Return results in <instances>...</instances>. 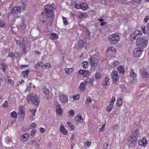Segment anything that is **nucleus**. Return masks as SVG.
<instances>
[{
    "instance_id": "f257e3e1",
    "label": "nucleus",
    "mask_w": 149,
    "mask_h": 149,
    "mask_svg": "<svg viewBox=\"0 0 149 149\" xmlns=\"http://www.w3.org/2000/svg\"><path fill=\"white\" fill-rule=\"evenodd\" d=\"M55 5L54 4H48L45 6L44 12L47 19H50V22L54 17V15L52 10L55 9Z\"/></svg>"
},
{
    "instance_id": "f03ea898",
    "label": "nucleus",
    "mask_w": 149,
    "mask_h": 149,
    "mask_svg": "<svg viewBox=\"0 0 149 149\" xmlns=\"http://www.w3.org/2000/svg\"><path fill=\"white\" fill-rule=\"evenodd\" d=\"M148 40L147 37H141L136 40V44L138 47L143 49L147 45Z\"/></svg>"
},
{
    "instance_id": "7ed1b4c3",
    "label": "nucleus",
    "mask_w": 149,
    "mask_h": 149,
    "mask_svg": "<svg viewBox=\"0 0 149 149\" xmlns=\"http://www.w3.org/2000/svg\"><path fill=\"white\" fill-rule=\"evenodd\" d=\"M142 35V32L140 30H136L134 31L130 36V39L132 41L141 38V36Z\"/></svg>"
},
{
    "instance_id": "20e7f679",
    "label": "nucleus",
    "mask_w": 149,
    "mask_h": 149,
    "mask_svg": "<svg viewBox=\"0 0 149 149\" xmlns=\"http://www.w3.org/2000/svg\"><path fill=\"white\" fill-rule=\"evenodd\" d=\"M119 36L116 34H113L109 36V39L112 44H115L117 43L119 40Z\"/></svg>"
},
{
    "instance_id": "39448f33",
    "label": "nucleus",
    "mask_w": 149,
    "mask_h": 149,
    "mask_svg": "<svg viewBox=\"0 0 149 149\" xmlns=\"http://www.w3.org/2000/svg\"><path fill=\"white\" fill-rule=\"evenodd\" d=\"M36 95H33L32 93L28 95L27 97L26 100L28 102H31L32 103L35 105L37 104V99L36 98Z\"/></svg>"
},
{
    "instance_id": "423d86ee",
    "label": "nucleus",
    "mask_w": 149,
    "mask_h": 149,
    "mask_svg": "<svg viewBox=\"0 0 149 149\" xmlns=\"http://www.w3.org/2000/svg\"><path fill=\"white\" fill-rule=\"evenodd\" d=\"M100 59L95 57H91L89 59V62L93 67L96 68L98 65Z\"/></svg>"
},
{
    "instance_id": "0eeeda50",
    "label": "nucleus",
    "mask_w": 149,
    "mask_h": 149,
    "mask_svg": "<svg viewBox=\"0 0 149 149\" xmlns=\"http://www.w3.org/2000/svg\"><path fill=\"white\" fill-rule=\"evenodd\" d=\"M127 143L130 146H134L136 144L137 139L130 135L127 138Z\"/></svg>"
},
{
    "instance_id": "6e6552de",
    "label": "nucleus",
    "mask_w": 149,
    "mask_h": 149,
    "mask_svg": "<svg viewBox=\"0 0 149 149\" xmlns=\"http://www.w3.org/2000/svg\"><path fill=\"white\" fill-rule=\"evenodd\" d=\"M54 105L56 114L59 116H62L63 110L61 108V105L59 104L58 102H55Z\"/></svg>"
},
{
    "instance_id": "1a4fd4ad",
    "label": "nucleus",
    "mask_w": 149,
    "mask_h": 149,
    "mask_svg": "<svg viewBox=\"0 0 149 149\" xmlns=\"http://www.w3.org/2000/svg\"><path fill=\"white\" fill-rule=\"evenodd\" d=\"M59 101L64 104L67 103L68 101V97L64 94L60 93L58 94Z\"/></svg>"
},
{
    "instance_id": "9d476101",
    "label": "nucleus",
    "mask_w": 149,
    "mask_h": 149,
    "mask_svg": "<svg viewBox=\"0 0 149 149\" xmlns=\"http://www.w3.org/2000/svg\"><path fill=\"white\" fill-rule=\"evenodd\" d=\"M111 77L113 84H116L117 81L119 79V76L117 72L116 71L112 72L111 73Z\"/></svg>"
},
{
    "instance_id": "9b49d317",
    "label": "nucleus",
    "mask_w": 149,
    "mask_h": 149,
    "mask_svg": "<svg viewBox=\"0 0 149 149\" xmlns=\"http://www.w3.org/2000/svg\"><path fill=\"white\" fill-rule=\"evenodd\" d=\"M43 93L45 95L44 98L46 100H48L50 98L49 92L48 89L44 87L42 89Z\"/></svg>"
},
{
    "instance_id": "f8f14e48",
    "label": "nucleus",
    "mask_w": 149,
    "mask_h": 149,
    "mask_svg": "<svg viewBox=\"0 0 149 149\" xmlns=\"http://www.w3.org/2000/svg\"><path fill=\"white\" fill-rule=\"evenodd\" d=\"M141 48L138 47L135 49L133 51V56L134 57H138L140 56L142 54L143 49Z\"/></svg>"
},
{
    "instance_id": "ddd939ff",
    "label": "nucleus",
    "mask_w": 149,
    "mask_h": 149,
    "mask_svg": "<svg viewBox=\"0 0 149 149\" xmlns=\"http://www.w3.org/2000/svg\"><path fill=\"white\" fill-rule=\"evenodd\" d=\"M141 77L142 78L149 80V74L145 69H142L141 70Z\"/></svg>"
},
{
    "instance_id": "4468645a",
    "label": "nucleus",
    "mask_w": 149,
    "mask_h": 149,
    "mask_svg": "<svg viewBox=\"0 0 149 149\" xmlns=\"http://www.w3.org/2000/svg\"><path fill=\"white\" fill-rule=\"evenodd\" d=\"M38 66L41 68L42 69L46 70L52 67V65L49 63H47L44 64L42 62H40L38 63Z\"/></svg>"
},
{
    "instance_id": "2eb2a0df",
    "label": "nucleus",
    "mask_w": 149,
    "mask_h": 149,
    "mask_svg": "<svg viewBox=\"0 0 149 149\" xmlns=\"http://www.w3.org/2000/svg\"><path fill=\"white\" fill-rule=\"evenodd\" d=\"M78 73L82 75L83 77H86L89 75V71L81 69L79 71Z\"/></svg>"
},
{
    "instance_id": "dca6fc26",
    "label": "nucleus",
    "mask_w": 149,
    "mask_h": 149,
    "mask_svg": "<svg viewBox=\"0 0 149 149\" xmlns=\"http://www.w3.org/2000/svg\"><path fill=\"white\" fill-rule=\"evenodd\" d=\"M138 142L140 146L143 147H146L147 144V140L146 139L144 138L142 139L141 140H139Z\"/></svg>"
},
{
    "instance_id": "f3484780",
    "label": "nucleus",
    "mask_w": 149,
    "mask_h": 149,
    "mask_svg": "<svg viewBox=\"0 0 149 149\" xmlns=\"http://www.w3.org/2000/svg\"><path fill=\"white\" fill-rule=\"evenodd\" d=\"M21 11V8L19 6L13 7L11 11V13L15 15L20 13Z\"/></svg>"
},
{
    "instance_id": "a211bd4d",
    "label": "nucleus",
    "mask_w": 149,
    "mask_h": 149,
    "mask_svg": "<svg viewBox=\"0 0 149 149\" xmlns=\"http://www.w3.org/2000/svg\"><path fill=\"white\" fill-rule=\"evenodd\" d=\"M59 131L65 135H67L68 134L67 130L65 129L64 126L61 124L60 125Z\"/></svg>"
},
{
    "instance_id": "6ab92c4d",
    "label": "nucleus",
    "mask_w": 149,
    "mask_h": 149,
    "mask_svg": "<svg viewBox=\"0 0 149 149\" xmlns=\"http://www.w3.org/2000/svg\"><path fill=\"white\" fill-rule=\"evenodd\" d=\"M93 80H92L89 78H87L84 81L86 86H91L93 85Z\"/></svg>"
},
{
    "instance_id": "aec40b11",
    "label": "nucleus",
    "mask_w": 149,
    "mask_h": 149,
    "mask_svg": "<svg viewBox=\"0 0 149 149\" xmlns=\"http://www.w3.org/2000/svg\"><path fill=\"white\" fill-rule=\"evenodd\" d=\"M19 110L20 112V115L22 117V119H23L25 115V111L23 106H20Z\"/></svg>"
},
{
    "instance_id": "412c9836",
    "label": "nucleus",
    "mask_w": 149,
    "mask_h": 149,
    "mask_svg": "<svg viewBox=\"0 0 149 149\" xmlns=\"http://www.w3.org/2000/svg\"><path fill=\"white\" fill-rule=\"evenodd\" d=\"M75 120L77 124H79V123L82 122L83 119L81 114H79L76 116L75 117Z\"/></svg>"
},
{
    "instance_id": "4be33fe9",
    "label": "nucleus",
    "mask_w": 149,
    "mask_h": 149,
    "mask_svg": "<svg viewBox=\"0 0 149 149\" xmlns=\"http://www.w3.org/2000/svg\"><path fill=\"white\" fill-rule=\"evenodd\" d=\"M86 86L84 82H81L79 86V88L81 91L84 92L86 89Z\"/></svg>"
},
{
    "instance_id": "5701e85b",
    "label": "nucleus",
    "mask_w": 149,
    "mask_h": 149,
    "mask_svg": "<svg viewBox=\"0 0 149 149\" xmlns=\"http://www.w3.org/2000/svg\"><path fill=\"white\" fill-rule=\"evenodd\" d=\"M111 52L114 53H116L117 52L116 49L113 47L109 46L107 47L106 50L107 52Z\"/></svg>"
},
{
    "instance_id": "b1692460",
    "label": "nucleus",
    "mask_w": 149,
    "mask_h": 149,
    "mask_svg": "<svg viewBox=\"0 0 149 149\" xmlns=\"http://www.w3.org/2000/svg\"><path fill=\"white\" fill-rule=\"evenodd\" d=\"M21 136V140L23 142H25L28 140V139L29 137V136L28 134L25 133L22 134Z\"/></svg>"
},
{
    "instance_id": "393cba45",
    "label": "nucleus",
    "mask_w": 149,
    "mask_h": 149,
    "mask_svg": "<svg viewBox=\"0 0 149 149\" xmlns=\"http://www.w3.org/2000/svg\"><path fill=\"white\" fill-rule=\"evenodd\" d=\"M109 80V77L107 76L106 77L102 83V85L104 86H109L110 84Z\"/></svg>"
},
{
    "instance_id": "a878e982",
    "label": "nucleus",
    "mask_w": 149,
    "mask_h": 149,
    "mask_svg": "<svg viewBox=\"0 0 149 149\" xmlns=\"http://www.w3.org/2000/svg\"><path fill=\"white\" fill-rule=\"evenodd\" d=\"M139 130L137 129L133 132V133L130 135H132V137L136 139L139 136Z\"/></svg>"
},
{
    "instance_id": "bb28decb",
    "label": "nucleus",
    "mask_w": 149,
    "mask_h": 149,
    "mask_svg": "<svg viewBox=\"0 0 149 149\" xmlns=\"http://www.w3.org/2000/svg\"><path fill=\"white\" fill-rule=\"evenodd\" d=\"M88 8V5L85 3H81V9L83 11H85L87 10Z\"/></svg>"
},
{
    "instance_id": "cd10ccee",
    "label": "nucleus",
    "mask_w": 149,
    "mask_h": 149,
    "mask_svg": "<svg viewBox=\"0 0 149 149\" xmlns=\"http://www.w3.org/2000/svg\"><path fill=\"white\" fill-rule=\"evenodd\" d=\"M122 100V97H120L118 98L116 102V104L118 106H120L122 105L123 103Z\"/></svg>"
},
{
    "instance_id": "c85d7f7f",
    "label": "nucleus",
    "mask_w": 149,
    "mask_h": 149,
    "mask_svg": "<svg viewBox=\"0 0 149 149\" xmlns=\"http://www.w3.org/2000/svg\"><path fill=\"white\" fill-rule=\"evenodd\" d=\"M20 47L21 48H22V51L23 53L26 54L25 51L26 50V46L24 45V42L23 41H22L19 44Z\"/></svg>"
},
{
    "instance_id": "c756f323",
    "label": "nucleus",
    "mask_w": 149,
    "mask_h": 149,
    "mask_svg": "<svg viewBox=\"0 0 149 149\" xmlns=\"http://www.w3.org/2000/svg\"><path fill=\"white\" fill-rule=\"evenodd\" d=\"M64 70L66 74L68 75H70L73 71V69L72 68H66Z\"/></svg>"
},
{
    "instance_id": "7c9ffc66",
    "label": "nucleus",
    "mask_w": 149,
    "mask_h": 149,
    "mask_svg": "<svg viewBox=\"0 0 149 149\" xmlns=\"http://www.w3.org/2000/svg\"><path fill=\"white\" fill-rule=\"evenodd\" d=\"M78 16L79 18L80 19H81L83 18L88 17V15L84 13L79 12V13Z\"/></svg>"
},
{
    "instance_id": "2f4dec72",
    "label": "nucleus",
    "mask_w": 149,
    "mask_h": 149,
    "mask_svg": "<svg viewBox=\"0 0 149 149\" xmlns=\"http://www.w3.org/2000/svg\"><path fill=\"white\" fill-rule=\"evenodd\" d=\"M50 38L52 40H56L58 38V35L56 33H52L50 34Z\"/></svg>"
},
{
    "instance_id": "473e14b6",
    "label": "nucleus",
    "mask_w": 149,
    "mask_h": 149,
    "mask_svg": "<svg viewBox=\"0 0 149 149\" xmlns=\"http://www.w3.org/2000/svg\"><path fill=\"white\" fill-rule=\"evenodd\" d=\"M118 70L120 73L123 74L125 72L124 68L122 65H120L117 68Z\"/></svg>"
},
{
    "instance_id": "72a5a7b5",
    "label": "nucleus",
    "mask_w": 149,
    "mask_h": 149,
    "mask_svg": "<svg viewBox=\"0 0 149 149\" xmlns=\"http://www.w3.org/2000/svg\"><path fill=\"white\" fill-rule=\"evenodd\" d=\"M18 28L19 29L24 30L26 28L25 23L24 22H22L20 26H18Z\"/></svg>"
},
{
    "instance_id": "f704fd0d",
    "label": "nucleus",
    "mask_w": 149,
    "mask_h": 149,
    "mask_svg": "<svg viewBox=\"0 0 149 149\" xmlns=\"http://www.w3.org/2000/svg\"><path fill=\"white\" fill-rule=\"evenodd\" d=\"M116 98L115 96H113L112 98L109 102V104L114 106V104Z\"/></svg>"
},
{
    "instance_id": "c9c22d12",
    "label": "nucleus",
    "mask_w": 149,
    "mask_h": 149,
    "mask_svg": "<svg viewBox=\"0 0 149 149\" xmlns=\"http://www.w3.org/2000/svg\"><path fill=\"white\" fill-rule=\"evenodd\" d=\"M1 68L4 72H5L7 68V66L4 63H1Z\"/></svg>"
},
{
    "instance_id": "e433bc0d",
    "label": "nucleus",
    "mask_w": 149,
    "mask_h": 149,
    "mask_svg": "<svg viewBox=\"0 0 149 149\" xmlns=\"http://www.w3.org/2000/svg\"><path fill=\"white\" fill-rule=\"evenodd\" d=\"M113 106L109 104L106 107V110L108 112H110L112 111V109L113 107Z\"/></svg>"
},
{
    "instance_id": "4c0bfd02",
    "label": "nucleus",
    "mask_w": 149,
    "mask_h": 149,
    "mask_svg": "<svg viewBox=\"0 0 149 149\" xmlns=\"http://www.w3.org/2000/svg\"><path fill=\"white\" fill-rule=\"evenodd\" d=\"M141 30L142 31L143 33V34H146L147 35V29L146 30V26L144 25H143L141 26Z\"/></svg>"
},
{
    "instance_id": "58836bf2",
    "label": "nucleus",
    "mask_w": 149,
    "mask_h": 149,
    "mask_svg": "<svg viewBox=\"0 0 149 149\" xmlns=\"http://www.w3.org/2000/svg\"><path fill=\"white\" fill-rule=\"evenodd\" d=\"M29 69H28L25 71H23L22 72V74L23 76L26 77L28 76L29 73Z\"/></svg>"
},
{
    "instance_id": "ea45409f",
    "label": "nucleus",
    "mask_w": 149,
    "mask_h": 149,
    "mask_svg": "<svg viewBox=\"0 0 149 149\" xmlns=\"http://www.w3.org/2000/svg\"><path fill=\"white\" fill-rule=\"evenodd\" d=\"M17 116V114L15 111H13L10 113V116L14 118H16Z\"/></svg>"
},
{
    "instance_id": "a19ab883",
    "label": "nucleus",
    "mask_w": 149,
    "mask_h": 149,
    "mask_svg": "<svg viewBox=\"0 0 149 149\" xmlns=\"http://www.w3.org/2000/svg\"><path fill=\"white\" fill-rule=\"evenodd\" d=\"M130 75L132 77L135 78L136 76V74L135 73L132 69H131L130 70Z\"/></svg>"
},
{
    "instance_id": "79ce46f5",
    "label": "nucleus",
    "mask_w": 149,
    "mask_h": 149,
    "mask_svg": "<svg viewBox=\"0 0 149 149\" xmlns=\"http://www.w3.org/2000/svg\"><path fill=\"white\" fill-rule=\"evenodd\" d=\"M88 63L86 61H84L82 62L81 66L84 68H86L88 67Z\"/></svg>"
},
{
    "instance_id": "37998d69",
    "label": "nucleus",
    "mask_w": 149,
    "mask_h": 149,
    "mask_svg": "<svg viewBox=\"0 0 149 149\" xmlns=\"http://www.w3.org/2000/svg\"><path fill=\"white\" fill-rule=\"evenodd\" d=\"M81 3H75V5L74 6V8H77V9H81Z\"/></svg>"
},
{
    "instance_id": "c03bdc74",
    "label": "nucleus",
    "mask_w": 149,
    "mask_h": 149,
    "mask_svg": "<svg viewBox=\"0 0 149 149\" xmlns=\"http://www.w3.org/2000/svg\"><path fill=\"white\" fill-rule=\"evenodd\" d=\"M101 75L99 72L96 73L95 76V78L96 79H99L101 78Z\"/></svg>"
},
{
    "instance_id": "a18cd8bd",
    "label": "nucleus",
    "mask_w": 149,
    "mask_h": 149,
    "mask_svg": "<svg viewBox=\"0 0 149 149\" xmlns=\"http://www.w3.org/2000/svg\"><path fill=\"white\" fill-rule=\"evenodd\" d=\"M18 26L17 27H14L12 28V31L13 32V34H15L16 32L17 31V30H18Z\"/></svg>"
},
{
    "instance_id": "49530a36",
    "label": "nucleus",
    "mask_w": 149,
    "mask_h": 149,
    "mask_svg": "<svg viewBox=\"0 0 149 149\" xmlns=\"http://www.w3.org/2000/svg\"><path fill=\"white\" fill-rule=\"evenodd\" d=\"M91 144V142L90 141H88L85 143L84 146L86 148H88L90 146Z\"/></svg>"
},
{
    "instance_id": "de8ad7c7",
    "label": "nucleus",
    "mask_w": 149,
    "mask_h": 149,
    "mask_svg": "<svg viewBox=\"0 0 149 149\" xmlns=\"http://www.w3.org/2000/svg\"><path fill=\"white\" fill-rule=\"evenodd\" d=\"M120 64V62L117 61H115L113 63L112 66L115 67Z\"/></svg>"
},
{
    "instance_id": "09e8293b",
    "label": "nucleus",
    "mask_w": 149,
    "mask_h": 149,
    "mask_svg": "<svg viewBox=\"0 0 149 149\" xmlns=\"http://www.w3.org/2000/svg\"><path fill=\"white\" fill-rule=\"evenodd\" d=\"M62 18L63 19L64 24L65 25L68 24V21L67 19V18L66 17H64L63 16H62Z\"/></svg>"
},
{
    "instance_id": "8fccbe9b",
    "label": "nucleus",
    "mask_w": 149,
    "mask_h": 149,
    "mask_svg": "<svg viewBox=\"0 0 149 149\" xmlns=\"http://www.w3.org/2000/svg\"><path fill=\"white\" fill-rule=\"evenodd\" d=\"M106 126V124L105 123H104L101 128L99 129V131L100 132H103L104 130V129L105 127Z\"/></svg>"
},
{
    "instance_id": "3c124183",
    "label": "nucleus",
    "mask_w": 149,
    "mask_h": 149,
    "mask_svg": "<svg viewBox=\"0 0 149 149\" xmlns=\"http://www.w3.org/2000/svg\"><path fill=\"white\" fill-rule=\"evenodd\" d=\"M119 126L118 124H115L113 127V130H118Z\"/></svg>"
},
{
    "instance_id": "603ef678",
    "label": "nucleus",
    "mask_w": 149,
    "mask_h": 149,
    "mask_svg": "<svg viewBox=\"0 0 149 149\" xmlns=\"http://www.w3.org/2000/svg\"><path fill=\"white\" fill-rule=\"evenodd\" d=\"M8 101L7 100H6L4 103L2 105V107L5 108H6L8 106Z\"/></svg>"
},
{
    "instance_id": "864d4df0",
    "label": "nucleus",
    "mask_w": 149,
    "mask_h": 149,
    "mask_svg": "<svg viewBox=\"0 0 149 149\" xmlns=\"http://www.w3.org/2000/svg\"><path fill=\"white\" fill-rule=\"evenodd\" d=\"M69 114L70 115L72 116H73L75 115L74 111L73 109H71L69 111Z\"/></svg>"
},
{
    "instance_id": "5fc2aeb1",
    "label": "nucleus",
    "mask_w": 149,
    "mask_h": 149,
    "mask_svg": "<svg viewBox=\"0 0 149 149\" xmlns=\"http://www.w3.org/2000/svg\"><path fill=\"white\" fill-rule=\"evenodd\" d=\"M91 97L90 96L88 97L86 100V103L87 104H88L90 102H91Z\"/></svg>"
},
{
    "instance_id": "6e6d98bb",
    "label": "nucleus",
    "mask_w": 149,
    "mask_h": 149,
    "mask_svg": "<svg viewBox=\"0 0 149 149\" xmlns=\"http://www.w3.org/2000/svg\"><path fill=\"white\" fill-rule=\"evenodd\" d=\"M79 97V94H76L73 96V99L74 100H77Z\"/></svg>"
},
{
    "instance_id": "4d7b16f0",
    "label": "nucleus",
    "mask_w": 149,
    "mask_h": 149,
    "mask_svg": "<svg viewBox=\"0 0 149 149\" xmlns=\"http://www.w3.org/2000/svg\"><path fill=\"white\" fill-rule=\"evenodd\" d=\"M84 29L85 31H86V32L87 33V34L88 35V36H89L91 34V33L90 32H89L87 28L86 27L84 26Z\"/></svg>"
},
{
    "instance_id": "13d9d810",
    "label": "nucleus",
    "mask_w": 149,
    "mask_h": 149,
    "mask_svg": "<svg viewBox=\"0 0 149 149\" xmlns=\"http://www.w3.org/2000/svg\"><path fill=\"white\" fill-rule=\"evenodd\" d=\"M10 77H8V83H10L11 85H13L14 84V82L13 81L11 80V79H9V78H10Z\"/></svg>"
},
{
    "instance_id": "bf43d9fd",
    "label": "nucleus",
    "mask_w": 149,
    "mask_h": 149,
    "mask_svg": "<svg viewBox=\"0 0 149 149\" xmlns=\"http://www.w3.org/2000/svg\"><path fill=\"white\" fill-rule=\"evenodd\" d=\"M36 110L37 109H31L30 110V111L32 113L33 116H35V113L36 111Z\"/></svg>"
},
{
    "instance_id": "052dcab7",
    "label": "nucleus",
    "mask_w": 149,
    "mask_h": 149,
    "mask_svg": "<svg viewBox=\"0 0 149 149\" xmlns=\"http://www.w3.org/2000/svg\"><path fill=\"white\" fill-rule=\"evenodd\" d=\"M4 25V22L2 20H0V27H3Z\"/></svg>"
},
{
    "instance_id": "680f3d73",
    "label": "nucleus",
    "mask_w": 149,
    "mask_h": 149,
    "mask_svg": "<svg viewBox=\"0 0 149 149\" xmlns=\"http://www.w3.org/2000/svg\"><path fill=\"white\" fill-rule=\"evenodd\" d=\"M149 19V16H146L144 19V22L146 23L148 22Z\"/></svg>"
},
{
    "instance_id": "e2e57ef3",
    "label": "nucleus",
    "mask_w": 149,
    "mask_h": 149,
    "mask_svg": "<svg viewBox=\"0 0 149 149\" xmlns=\"http://www.w3.org/2000/svg\"><path fill=\"white\" fill-rule=\"evenodd\" d=\"M36 133V130L33 129L30 132V134L31 136H33Z\"/></svg>"
},
{
    "instance_id": "0e129e2a",
    "label": "nucleus",
    "mask_w": 149,
    "mask_h": 149,
    "mask_svg": "<svg viewBox=\"0 0 149 149\" xmlns=\"http://www.w3.org/2000/svg\"><path fill=\"white\" fill-rule=\"evenodd\" d=\"M40 131L41 133H42L44 132L45 131V129L43 127L40 128Z\"/></svg>"
},
{
    "instance_id": "69168bd1",
    "label": "nucleus",
    "mask_w": 149,
    "mask_h": 149,
    "mask_svg": "<svg viewBox=\"0 0 149 149\" xmlns=\"http://www.w3.org/2000/svg\"><path fill=\"white\" fill-rule=\"evenodd\" d=\"M147 36H149V23L147 24Z\"/></svg>"
},
{
    "instance_id": "338daca9",
    "label": "nucleus",
    "mask_w": 149,
    "mask_h": 149,
    "mask_svg": "<svg viewBox=\"0 0 149 149\" xmlns=\"http://www.w3.org/2000/svg\"><path fill=\"white\" fill-rule=\"evenodd\" d=\"M121 87L122 91L125 92V91L126 88L124 86L122 85V86H121Z\"/></svg>"
},
{
    "instance_id": "774afa93",
    "label": "nucleus",
    "mask_w": 149,
    "mask_h": 149,
    "mask_svg": "<svg viewBox=\"0 0 149 149\" xmlns=\"http://www.w3.org/2000/svg\"><path fill=\"white\" fill-rule=\"evenodd\" d=\"M133 1L136 4H139L140 3L141 0H133Z\"/></svg>"
}]
</instances>
